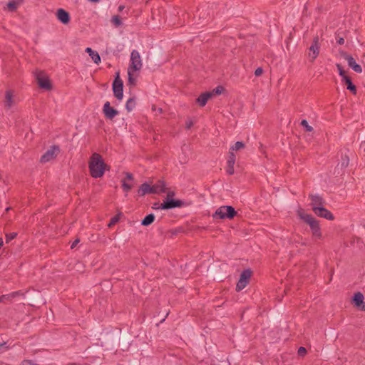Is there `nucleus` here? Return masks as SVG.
I'll return each instance as SVG.
<instances>
[{"label":"nucleus","instance_id":"1","mask_svg":"<svg viewBox=\"0 0 365 365\" xmlns=\"http://www.w3.org/2000/svg\"><path fill=\"white\" fill-rule=\"evenodd\" d=\"M106 167V165L100 154L95 153L91 155L88 163V168L91 175L93 178H101L105 173Z\"/></svg>","mask_w":365,"mask_h":365},{"label":"nucleus","instance_id":"2","mask_svg":"<svg viewBox=\"0 0 365 365\" xmlns=\"http://www.w3.org/2000/svg\"><path fill=\"white\" fill-rule=\"evenodd\" d=\"M299 216L302 220H303L307 224L309 225L314 238L321 239L322 237V234L318 220H317L312 215L305 214L301 211H299Z\"/></svg>","mask_w":365,"mask_h":365},{"label":"nucleus","instance_id":"3","mask_svg":"<svg viewBox=\"0 0 365 365\" xmlns=\"http://www.w3.org/2000/svg\"><path fill=\"white\" fill-rule=\"evenodd\" d=\"M237 215V212L233 207L229 205L220 206L212 215L214 219H232Z\"/></svg>","mask_w":365,"mask_h":365},{"label":"nucleus","instance_id":"4","mask_svg":"<svg viewBox=\"0 0 365 365\" xmlns=\"http://www.w3.org/2000/svg\"><path fill=\"white\" fill-rule=\"evenodd\" d=\"M34 77L37 81L38 86L46 91L51 89V83L47 74L41 70H36L34 72Z\"/></svg>","mask_w":365,"mask_h":365},{"label":"nucleus","instance_id":"5","mask_svg":"<svg viewBox=\"0 0 365 365\" xmlns=\"http://www.w3.org/2000/svg\"><path fill=\"white\" fill-rule=\"evenodd\" d=\"M143 63L139 52L133 50L130 54V65L128 70L130 71H138L142 68Z\"/></svg>","mask_w":365,"mask_h":365},{"label":"nucleus","instance_id":"6","mask_svg":"<svg viewBox=\"0 0 365 365\" xmlns=\"http://www.w3.org/2000/svg\"><path fill=\"white\" fill-rule=\"evenodd\" d=\"M173 192H168V198L160 205L158 208L162 210H169L175 207H180L182 205V202L179 200L169 199L170 195H173Z\"/></svg>","mask_w":365,"mask_h":365},{"label":"nucleus","instance_id":"7","mask_svg":"<svg viewBox=\"0 0 365 365\" xmlns=\"http://www.w3.org/2000/svg\"><path fill=\"white\" fill-rule=\"evenodd\" d=\"M251 274L252 272L250 269H245L241 273L240 279L236 286V290L237 292L242 290L247 286L251 277Z\"/></svg>","mask_w":365,"mask_h":365},{"label":"nucleus","instance_id":"8","mask_svg":"<svg viewBox=\"0 0 365 365\" xmlns=\"http://www.w3.org/2000/svg\"><path fill=\"white\" fill-rule=\"evenodd\" d=\"M320 45L319 43V37L315 36L311 46L309 48V58L310 61H314L319 53Z\"/></svg>","mask_w":365,"mask_h":365},{"label":"nucleus","instance_id":"9","mask_svg":"<svg viewBox=\"0 0 365 365\" xmlns=\"http://www.w3.org/2000/svg\"><path fill=\"white\" fill-rule=\"evenodd\" d=\"M16 104L14 93L11 90H7L5 92V97L3 101L4 108L6 110L11 109Z\"/></svg>","mask_w":365,"mask_h":365},{"label":"nucleus","instance_id":"10","mask_svg":"<svg viewBox=\"0 0 365 365\" xmlns=\"http://www.w3.org/2000/svg\"><path fill=\"white\" fill-rule=\"evenodd\" d=\"M59 152L58 146H51L41 158V163H47L54 159Z\"/></svg>","mask_w":365,"mask_h":365},{"label":"nucleus","instance_id":"11","mask_svg":"<svg viewBox=\"0 0 365 365\" xmlns=\"http://www.w3.org/2000/svg\"><path fill=\"white\" fill-rule=\"evenodd\" d=\"M123 84L122 80L117 76L113 83V91L115 97L118 100H121L123 96Z\"/></svg>","mask_w":365,"mask_h":365},{"label":"nucleus","instance_id":"12","mask_svg":"<svg viewBox=\"0 0 365 365\" xmlns=\"http://www.w3.org/2000/svg\"><path fill=\"white\" fill-rule=\"evenodd\" d=\"M103 113L105 117L108 119L112 120L118 114V111L110 106V102L106 101L103 108Z\"/></svg>","mask_w":365,"mask_h":365},{"label":"nucleus","instance_id":"13","mask_svg":"<svg viewBox=\"0 0 365 365\" xmlns=\"http://www.w3.org/2000/svg\"><path fill=\"white\" fill-rule=\"evenodd\" d=\"M314 212L315 215L320 217L325 218L329 220H333L334 219V215L325 207H314Z\"/></svg>","mask_w":365,"mask_h":365},{"label":"nucleus","instance_id":"14","mask_svg":"<svg viewBox=\"0 0 365 365\" xmlns=\"http://www.w3.org/2000/svg\"><path fill=\"white\" fill-rule=\"evenodd\" d=\"M342 56L346 60L348 65L350 68H351L355 72L358 73H361L362 72L361 66L356 63L355 59L350 55L347 53H343Z\"/></svg>","mask_w":365,"mask_h":365},{"label":"nucleus","instance_id":"15","mask_svg":"<svg viewBox=\"0 0 365 365\" xmlns=\"http://www.w3.org/2000/svg\"><path fill=\"white\" fill-rule=\"evenodd\" d=\"M235 155L232 151L229 152L228 159H227V166L226 169V172L229 175L234 174V165L235 163Z\"/></svg>","mask_w":365,"mask_h":365},{"label":"nucleus","instance_id":"16","mask_svg":"<svg viewBox=\"0 0 365 365\" xmlns=\"http://www.w3.org/2000/svg\"><path fill=\"white\" fill-rule=\"evenodd\" d=\"M57 19L63 24H67L70 21V15L63 9H58L56 11Z\"/></svg>","mask_w":365,"mask_h":365},{"label":"nucleus","instance_id":"17","mask_svg":"<svg viewBox=\"0 0 365 365\" xmlns=\"http://www.w3.org/2000/svg\"><path fill=\"white\" fill-rule=\"evenodd\" d=\"M153 194H159L166 192V187L165 182L163 180L158 181L155 184L152 186Z\"/></svg>","mask_w":365,"mask_h":365},{"label":"nucleus","instance_id":"18","mask_svg":"<svg viewBox=\"0 0 365 365\" xmlns=\"http://www.w3.org/2000/svg\"><path fill=\"white\" fill-rule=\"evenodd\" d=\"M212 96V93L205 92L202 93L197 98V102L200 106H205L207 101Z\"/></svg>","mask_w":365,"mask_h":365},{"label":"nucleus","instance_id":"19","mask_svg":"<svg viewBox=\"0 0 365 365\" xmlns=\"http://www.w3.org/2000/svg\"><path fill=\"white\" fill-rule=\"evenodd\" d=\"M138 192L139 195H140V196H143L146 194H153V190H152V186H150L147 182L143 183L140 186V187L138 190Z\"/></svg>","mask_w":365,"mask_h":365},{"label":"nucleus","instance_id":"20","mask_svg":"<svg viewBox=\"0 0 365 365\" xmlns=\"http://www.w3.org/2000/svg\"><path fill=\"white\" fill-rule=\"evenodd\" d=\"M310 197L312 200L311 205L312 206L313 210H314V207H322L323 206L324 201L321 196H319L318 195H311Z\"/></svg>","mask_w":365,"mask_h":365},{"label":"nucleus","instance_id":"21","mask_svg":"<svg viewBox=\"0 0 365 365\" xmlns=\"http://www.w3.org/2000/svg\"><path fill=\"white\" fill-rule=\"evenodd\" d=\"M86 52L88 53L95 63L98 64L101 62V57L99 54L91 48H86Z\"/></svg>","mask_w":365,"mask_h":365},{"label":"nucleus","instance_id":"22","mask_svg":"<svg viewBox=\"0 0 365 365\" xmlns=\"http://www.w3.org/2000/svg\"><path fill=\"white\" fill-rule=\"evenodd\" d=\"M353 301L354 305L359 307L364 302V295L361 292H357L354 294Z\"/></svg>","mask_w":365,"mask_h":365},{"label":"nucleus","instance_id":"23","mask_svg":"<svg viewBox=\"0 0 365 365\" xmlns=\"http://www.w3.org/2000/svg\"><path fill=\"white\" fill-rule=\"evenodd\" d=\"M154 220L155 215L153 214H149L142 220L141 225L143 226H148L153 222Z\"/></svg>","mask_w":365,"mask_h":365},{"label":"nucleus","instance_id":"24","mask_svg":"<svg viewBox=\"0 0 365 365\" xmlns=\"http://www.w3.org/2000/svg\"><path fill=\"white\" fill-rule=\"evenodd\" d=\"M344 81L347 86V89L350 90L354 93H356V86L352 83L351 79L349 77H345Z\"/></svg>","mask_w":365,"mask_h":365},{"label":"nucleus","instance_id":"25","mask_svg":"<svg viewBox=\"0 0 365 365\" xmlns=\"http://www.w3.org/2000/svg\"><path fill=\"white\" fill-rule=\"evenodd\" d=\"M245 148V144L242 142L237 141L235 143V144L232 146L230 149V151H232L234 153V151H237L240 149H242Z\"/></svg>","mask_w":365,"mask_h":365},{"label":"nucleus","instance_id":"26","mask_svg":"<svg viewBox=\"0 0 365 365\" xmlns=\"http://www.w3.org/2000/svg\"><path fill=\"white\" fill-rule=\"evenodd\" d=\"M135 106V102L133 98H129L125 104V108L128 111H131Z\"/></svg>","mask_w":365,"mask_h":365},{"label":"nucleus","instance_id":"27","mask_svg":"<svg viewBox=\"0 0 365 365\" xmlns=\"http://www.w3.org/2000/svg\"><path fill=\"white\" fill-rule=\"evenodd\" d=\"M111 22L113 23V24L115 26V27H119L120 26L122 25V21L120 20V18L119 16L118 15H115V16H113L111 19Z\"/></svg>","mask_w":365,"mask_h":365},{"label":"nucleus","instance_id":"28","mask_svg":"<svg viewBox=\"0 0 365 365\" xmlns=\"http://www.w3.org/2000/svg\"><path fill=\"white\" fill-rule=\"evenodd\" d=\"M349 159L346 155L341 157V168H346L349 165Z\"/></svg>","mask_w":365,"mask_h":365},{"label":"nucleus","instance_id":"29","mask_svg":"<svg viewBox=\"0 0 365 365\" xmlns=\"http://www.w3.org/2000/svg\"><path fill=\"white\" fill-rule=\"evenodd\" d=\"M135 71H130L128 69V83L130 84H135V78L133 77V73Z\"/></svg>","mask_w":365,"mask_h":365},{"label":"nucleus","instance_id":"30","mask_svg":"<svg viewBox=\"0 0 365 365\" xmlns=\"http://www.w3.org/2000/svg\"><path fill=\"white\" fill-rule=\"evenodd\" d=\"M16 236H17L16 232H11V233L6 234V242L9 243L11 240L16 238Z\"/></svg>","mask_w":365,"mask_h":365},{"label":"nucleus","instance_id":"31","mask_svg":"<svg viewBox=\"0 0 365 365\" xmlns=\"http://www.w3.org/2000/svg\"><path fill=\"white\" fill-rule=\"evenodd\" d=\"M122 182V187L125 192H128L132 189L133 185L127 183L125 180H123Z\"/></svg>","mask_w":365,"mask_h":365},{"label":"nucleus","instance_id":"32","mask_svg":"<svg viewBox=\"0 0 365 365\" xmlns=\"http://www.w3.org/2000/svg\"><path fill=\"white\" fill-rule=\"evenodd\" d=\"M301 125L306 129L307 131L310 132L313 130V128L308 124V122L306 120H302Z\"/></svg>","mask_w":365,"mask_h":365},{"label":"nucleus","instance_id":"33","mask_svg":"<svg viewBox=\"0 0 365 365\" xmlns=\"http://www.w3.org/2000/svg\"><path fill=\"white\" fill-rule=\"evenodd\" d=\"M336 67L338 68L339 74L340 76L343 77L345 79V77H347L345 74V71H344L342 66L339 64H336Z\"/></svg>","mask_w":365,"mask_h":365},{"label":"nucleus","instance_id":"34","mask_svg":"<svg viewBox=\"0 0 365 365\" xmlns=\"http://www.w3.org/2000/svg\"><path fill=\"white\" fill-rule=\"evenodd\" d=\"M224 91V88L222 86H217L216 87L213 91H212V96L214 94L215 95H220L222 93V91Z\"/></svg>","mask_w":365,"mask_h":365},{"label":"nucleus","instance_id":"35","mask_svg":"<svg viewBox=\"0 0 365 365\" xmlns=\"http://www.w3.org/2000/svg\"><path fill=\"white\" fill-rule=\"evenodd\" d=\"M194 123L195 122L192 119L189 118L185 122V128L187 129H190L194 125Z\"/></svg>","mask_w":365,"mask_h":365},{"label":"nucleus","instance_id":"36","mask_svg":"<svg viewBox=\"0 0 365 365\" xmlns=\"http://www.w3.org/2000/svg\"><path fill=\"white\" fill-rule=\"evenodd\" d=\"M118 217H116V216H115V217H113L110 220V222H109V224H108V226H109V227H111V226L114 225L115 223H117V222H118Z\"/></svg>","mask_w":365,"mask_h":365},{"label":"nucleus","instance_id":"37","mask_svg":"<svg viewBox=\"0 0 365 365\" xmlns=\"http://www.w3.org/2000/svg\"><path fill=\"white\" fill-rule=\"evenodd\" d=\"M307 353V350L304 347L301 346L298 349V354L299 356H304Z\"/></svg>","mask_w":365,"mask_h":365},{"label":"nucleus","instance_id":"38","mask_svg":"<svg viewBox=\"0 0 365 365\" xmlns=\"http://www.w3.org/2000/svg\"><path fill=\"white\" fill-rule=\"evenodd\" d=\"M262 73H263V70H262V68H257L255 70V75L256 76H261V75L262 74Z\"/></svg>","mask_w":365,"mask_h":365},{"label":"nucleus","instance_id":"39","mask_svg":"<svg viewBox=\"0 0 365 365\" xmlns=\"http://www.w3.org/2000/svg\"><path fill=\"white\" fill-rule=\"evenodd\" d=\"M11 297V296L9 295H2V296H0V303L4 302V299H8Z\"/></svg>","mask_w":365,"mask_h":365},{"label":"nucleus","instance_id":"40","mask_svg":"<svg viewBox=\"0 0 365 365\" xmlns=\"http://www.w3.org/2000/svg\"><path fill=\"white\" fill-rule=\"evenodd\" d=\"M78 242H79V240H78V239L75 240L72 242V244H71V249H73L74 247H76V246L78 244Z\"/></svg>","mask_w":365,"mask_h":365},{"label":"nucleus","instance_id":"41","mask_svg":"<svg viewBox=\"0 0 365 365\" xmlns=\"http://www.w3.org/2000/svg\"><path fill=\"white\" fill-rule=\"evenodd\" d=\"M125 176L127 180H132L133 179V175L130 173H126Z\"/></svg>","mask_w":365,"mask_h":365},{"label":"nucleus","instance_id":"42","mask_svg":"<svg viewBox=\"0 0 365 365\" xmlns=\"http://www.w3.org/2000/svg\"><path fill=\"white\" fill-rule=\"evenodd\" d=\"M337 43H338L339 44H340V45H342V44H344V39L343 38H341H341H339L337 39Z\"/></svg>","mask_w":365,"mask_h":365},{"label":"nucleus","instance_id":"43","mask_svg":"<svg viewBox=\"0 0 365 365\" xmlns=\"http://www.w3.org/2000/svg\"><path fill=\"white\" fill-rule=\"evenodd\" d=\"M125 9V6L123 5H120L118 8V11L119 12H122Z\"/></svg>","mask_w":365,"mask_h":365},{"label":"nucleus","instance_id":"44","mask_svg":"<svg viewBox=\"0 0 365 365\" xmlns=\"http://www.w3.org/2000/svg\"><path fill=\"white\" fill-rule=\"evenodd\" d=\"M359 307L361 310L365 311V302H363V304Z\"/></svg>","mask_w":365,"mask_h":365},{"label":"nucleus","instance_id":"45","mask_svg":"<svg viewBox=\"0 0 365 365\" xmlns=\"http://www.w3.org/2000/svg\"><path fill=\"white\" fill-rule=\"evenodd\" d=\"M89 1L91 2H94V3H97V2L100 1V0H89Z\"/></svg>","mask_w":365,"mask_h":365},{"label":"nucleus","instance_id":"46","mask_svg":"<svg viewBox=\"0 0 365 365\" xmlns=\"http://www.w3.org/2000/svg\"><path fill=\"white\" fill-rule=\"evenodd\" d=\"M5 346V344H0V347H4Z\"/></svg>","mask_w":365,"mask_h":365},{"label":"nucleus","instance_id":"47","mask_svg":"<svg viewBox=\"0 0 365 365\" xmlns=\"http://www.w3.org/2000/svg\"><path fill=\"white\" fill-rule=\"evenodd\" d=\"M128 11H129V9H128L125 11V13L126 14H128Z\"/></svg>","mask_w":365,"mask_h":365}]
</instances>
